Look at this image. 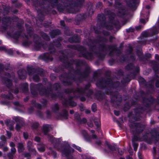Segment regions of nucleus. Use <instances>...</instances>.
Returning a JSON list of instances; mask_svg holds the SVG:
<instances>
[{"mask_svg":"<svg viewBox=\"0 0 159 159\" xmlns=\"http://www.w3.org/2000/svg\"><path fill=\"white\" fill-rule=\"evenodd\" d=\"M24 149V148L23 144L21 143H19L18 146V150L19 152H21Z\"/></svg>","mask_w":159,"mask_h":159,"instance_id":"f257e3e1","label":"nucleus"},{"mask_svg":"<svg viewBox=\"0 0 159 159\" xmlns=\"http://www.w3.org/2000/svg\"><path fill=\"white\" fill-rule=\"evenodd\" d=\"M48 130V125H45L43 126V131L45 133V132H47Z\"/></svg>","mask_w":159,"mask_h":159,"instance_id":"f03ea898","label":"nucleus"},{"mask_svg":"<svg viewBox=\"0 0 159 159\" xmlns=\"http://www.w3.org/2000/svg\"><path fill=\"white\" fill-rule=\"evenodd\" d=\"M72 146H73V147L75 148V149L78 150L79 151H81V148L79 147L76 146L75 144H73Z\"/></svg>","mask_w":159,"mask_h":159,"instance_id":"7ed1b4c3","label":"nucleus"},{"mask_svg":"<svg viewBox=\"0 0 159 159\" xmlns=\"http://www.w3.org/2000/svg\"><path fill=\"white\" fill-rule=\"evenodd\" d=\"M23 136L25 139H27L28 137V134L26 133H24Z\"/></svg>","mask_w":159,"mask_h":159,"instance_id":"20e7f679","label":"nucleus"},{"mask_svg":"<svg viewBox=\"0 0 159 159\" xmlns=\"http://www.w3.org/2000/svg\"><path fill=\"white\" fill-rule=\"evenodd\" d=\"M38 149L41 152L43 151L44 150V148L43 147H41L40 148H38Z\"/></svg>","mask_w":159,"mask_h":159,"instance_id":"39448f33","label":"nucleus"},{"mask_svg":"<svg viewBox=\"0 0 159 159\" xmlns=\"http://www.w3.org/2000/svg\"><path fill=\"white\" fill-rule=\"evenodd\" d=\"M133 146L134 150L136 151L137 148V144H133Z\"/></svg>","mask_w":159,"mask_h":159,"instance_id":"423d86ee","label":"nucleus"},{"mask_svg":"<svg viewBox=\"0 0 159 159\" xmlns=\"http://www.w3.org/2000/svg\"><path fill=\"white\" fill-rule=\"evenodd\" d=\"M7 135L8 137V138H9L11 136V133L8 131H7Z\"/></svg>","mask_w":159,"mask_h":159,"instance_id":"0eeeda50","label":"nucleus"},{"mask_svg":"<svg viewBox=\"0 0 159 159\" xmlns=\"http://www.w3.org/2000/svg\"><path fill=\"white\" fill-rule=\"evenodd\" d=\"M1 139L3 141H5L6 140V138L4 136H2L1 137Z\"/></svg>","mask_w":159,"mask_h":159,"instance_id":"6e6552de","label":"nucleus"},{"mask_svg":"<svg viewBox=\"0 0 159 159\" xmlns=\"http://www.w3.org/2000/svg\"><path fill=\"white\" fill-rule=\"evenodd\" d=\"M114 113L116 116H118L119 115V113L118 111H114Z\"/></svg>","mask_w":159,"mask_h":159,"instance_id":"1a4fd4ad","label":"nucleus"},{"mask_svg":"<svg viewBox=\"0 0 159 159\" xmlns=\"http://www.w3.org/2000/svg\"><path fill=\"white\" fill-rule=\"evenodd\" d=\"M40 139L38 137H36L35 138V141H37V142H39L40 141Z\"/></svg>","mask_w":159,"mask_h":159,"instance_id":"9d476101","label":"nucleus"},{"mask_svg":"<svg viewBox=\"0 0 159 159\" xmlns=\"http://www.w3.org/2000/svg\"><path fill=\"white\" fill-rule=\"evenodd\" d=\"M11 151L12 152L14 153V152H15L16 151V150L14 148L12 147L11 148Z\"/></svg>","mask_w":159,"mask_h":159,"instance_id":"9b49d317","label":"nucleus"},{"mask_svg":"<svg viewBox=\"0 0 159 159\" xmlns=\"http://www.w3.org/2000/svg\"><path fill=\"white\" fill-rule=\"evenodd\" d=\"M140 22L141 23H144L145 22V21L143 19H141L140 20Z\"/></svg>","mask_w":159,"mask_h":159,"instance_id":"f8f14e48","label":"nucleus"},{"mask_svg":"<svg viewBox=\"0 0 159 159\" xmlns=\"http://www.w3.org/2000/svg\"><path fill=\"white\" fill-rule=\"evenodd\" d=\"M32 145V143L30 141H29L28 143V147L30 146V145Z\"/></svg>","mask_w":159,"mask_h":159,"instance_id":"ddd939ff","label":"nucleus"},{"mask_svg":"<svg viewBox=\"0 0 159 159\" xmlns=\"http://www.w3.org/2000/svg\"><path fill=\"white\" fill-rule=\"evenodd\" d=\"M20 126L19 125H16V129L17 130H19L20 128Z\"/></svg>","mask_w":159,"mask_h":159,"instance_id":"4468645a","label":"nucleus"},{"mask_svg":"<svg viewBox=\"0 0 159 159\" xmlns=\"http://www.w3.org/2000/svg\"><path fill=\"white\" fill-rule=\"evenodd\" d=\"M10 146L11 147H13L14 146V144L13 143L11 142L10 143Z\"/></svg>","mask_w":159,"mask_h":159,"instance_id":"2eb2a0df","label":"nucleus"},{"mask_svg":"<svg viewBox=\"0 0 159 159\" xmlns=\"http://www.w3.org/2000/svg\"><path fill=\"white\" fill-rule=\"evenodd\" d=\"M60 23L62 25H63L64 24V22L63 21H61Z\"/></svg>","mask_w":159,"mask_h":159,"instance_id":"dca6fc26","label":"nucleus"},{"mask_svg":"<svg viewBox=\"0 0 159 159\" xmlns=\"http://www.w3.org/2000/svg\"><path fill=\"white\" fill-rule=\"evenodd\" d=\"M138 156H139V158L140 159H141V154H140V153H139L138 154Z\"/></svg>","mask_w":159,"mask_h":159,"instance_id":"f3484780","label":"nucleus"},{"mask_svg":"<svg viewBox=\"0 0 159 159\" xmlns=\"http://www.w3.org/2000/svg\"><path fill=\"white\" fill-rule=\"evenodd\" d=\"M100 123L99 122H98V123H96V122H95V124L97 126H98L99 125Z\"/></svg>","mask_w":159,"mask_h":159,"instance_id":"a211bd4d","label":"nucleus"},{"mask_svg":"<svg viewBox=\"0 0 159 159\" xmlns=\"http://www.w3.org/2000/svg\"><path fill=\"white\" fill-rule=\"evenodd\" d=\"M146 8H147L148 9H149L150 8V7L148 5V6H147L146 7Z\"/></svg>","mask_w":159,"mask_h":159,"instance_id":"6ab92c4d","label":"nucleus"},{"mask_svg":"<svg viewBox=\"0 0 159 159\" xmlns=\"http://www.w3.org/2000/svg\"><path fill=\"white\" fill-rule=\"evenodd\" d=\"M70 113L71 114H72V113H73V111H72V110H70Z\"/></svg>","mask_w":159,"mask_h":159,"instance_id":"aec40b11","label":"nucleus"},{"mask_svg":"<svg viewBox=\"0 0 159 159\" xmlns=\"http://www.w3.org/2000/svg\"><path fill=\"white\" fill-rule=\"evenodd\" d=\"M7 148H4V150L6 151L7 150Z\"/></svg>","mask_w":159,"mask_h":159,"instance_id":"412c9836","label":"nucleus"},{"mask_svg":"<svg viewBox=\"0 0 159 159\" xmlns=\"http://www.w3.org/2000/svg\"><path fill=\"white\" fill-rule=\"evenodd\" d=\"M4 49V48H2V47H1L0 48V49H2V50H3Z\"/></svg>","mask_w":159,"mask_h":159,"instance_id":"4be33fe9","label":"nucleus"},{"mask_svg":"<svg viewBox=\"0 0 159 159\" xmlns=\"http://www.w3.org/2000/svg\"><path fill=\"white\" fill-rule=\"evenodd\" d=\"M157 57H158L159 56H158V55H155V57H156V58H157Z\"/></svg>","mask_w":159,"mask_h":159,"instance_id":"5701e85b","label":"nucleus"},{"mask_svg":"<svg viewBox=\"0 0 159 159\" xmlns=\"http://www.w3.org/2000/svg\"><path fill=\"white\" fill-rule=\"evenodd\" d=\"M2 155V152H0V156H1Z\"/></svg>","mask_w":159,"mask_h":159,"instance_id":"b1692460","label":"nucleus"},{"mask_svg":"<svg viewBox=\"0 0 159 159\" xmlns=\"http://www.w3.org/2000/svg\"><path fill=\"white\" fill-rule=\"evenodd\" d=\"M91 132H92V133H93V132H94V130H91Z\"/></svg>","mask_w":159,"mask_h":159,"instance_id":"393cba45","label":"nucleus"},{"mask_svg":"<svg viewBox=\"0 0 159 159\" xmlns=\"http://www.w3.org/2000/svg\"><path fill=\"white\" fill-rule=\"evenodd\" d=\"M93 137H94V138H96V136L95 135H94Z\"/></svg>","mask_w":159,"mask_h":159,"instance_id":"a878e982","label":"nucleus"},{"mask_svg":"<svg viewBox=\"0 0 159 159\" xmlns=\"http://www.w3.org/2000/svg\"><path fill=\"white\" fill-rule=\"evenodd\" d=\"M84 122H85L86 121V119H84Z\"/></svg>","mask_w":159,"mask_h":159,"instance_id":"bb28decb","label":"nucleus"},{"mask_svg":"<svg viewBox=\"0 0 159 159\" xmlns=\"http://www.w3.org/2000/svg\"><path fill=\"white\" fill-rule=\"evenodd\" d=\"M15 118L16 119H17V118H18V117H15Z\"/></svg>","mask_w":159,"mask_h":159,"instance_id":"cd10ccee","label":"nucleus"},{"mask_svg":"<svg viewBox=\"0 0 159 159\" xmlns=\"http://www.w3.org/2000/svg\"><path fill=\"white\" fill-rule=\"evenodd\" d=\"M28 154V155L26 156L27 157H28V156H29V154Z\"/></svg>","mask_w":159,"mask_h":159,"instance_id":"c85d7f7f","label":"nucleus"},{"mask_svg":"<svg viewBox=\"0 0 159 159\" xmlns=\"http://www.w3.org/2000/svg\"><path fill=\"white\" fill-rule=\"evenodd\" d=\"M120 154H122V153H120Z\"/></svg>","mask_w":159,"mask_h":159,"instance_id":"c756f323","label":"nucleus"},{"mask_svg":"<svg viewBox=\"0 0 159 159\" xmlns=\"http://www.w3.org/2000/svg\"><path fill=\"white\" fill-rule=\"evenodd\" d=\"M120 159H123V158H121Z\"/></svg>","mask_w":159,"mask_h":159,"instance_id":"7c9ffc66","label":"nucleus"}]
</instances>
